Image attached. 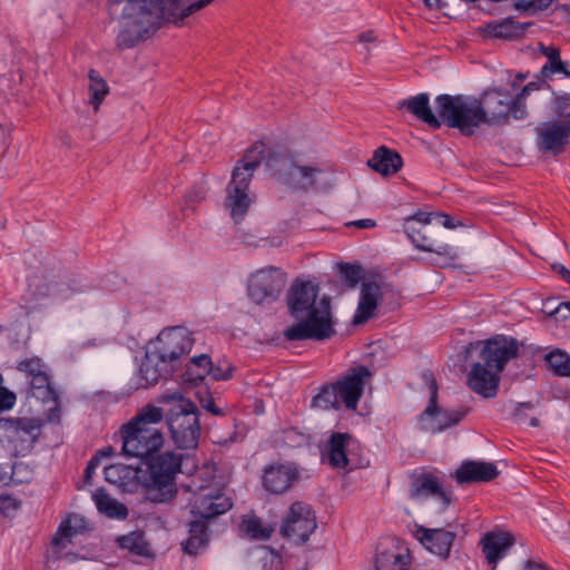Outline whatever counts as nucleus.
Here are the masks:
<instances>
[{
  "label": "nucleus",
  "mask_w": 570,
  "mask_h": 570,
  "mask_svg": "<svg viewBox=\"0 0 570 570\" xmlns=\"http://www.w3.org/2000/svg\"><path fill=\"white\" fill-rule=\"evenodd\" d=\"M215 0H197L185 6L181 0H125L121 10L124 27L116 38L120 50L131 49L140 41L151 38L166 22L180 26L193 13ZM124 0H109L120 4Z\"/></svg>",
  "instance_id": "f257e3e1"
},
{
  "label": "nucleus",
  "mask_w": 570,
  "mask_h": 570,
  "mask_svg": "<svg viewBox=\"0 0 570 570\" xmlns=\"http://www.w3.org/2000/svg\"><path fill=\"white\" fill-rule=\"evenodd\" d=\"M320 287L311 281H294L286 294L288 314L296 321L284 331L289 342L325 341L335 335L331 301L324 296L320 301Z\"/></svg>",
  "instance_id": "f03ea898"
},
{
  "label": "nucleus",
  "mask_w": 570,
  "mask_h": 570,
  "mask_svg": "<svg viewBox=\"0 0 570 570\" xmlns=\"http://www.w3.org/2000/svg\"><path fill=\"white\" fill-rule=\"evenodd\" d=\"M511 97L499 89L485 91L480 99L470 100L465 96L439 95L435 108L444 125L459 129L463 135H472L481 124H499L510 115Z\"/></svg>",
  "instance_id": "7ed1b4c3"
},
{
  "label": "nucleus",
  "mask_w": 570,
  "mask_h": 570,
  "mask_svg": "<svg viewBox=\"0 0 570 570\" xmlns=\"http://www.w3.org/2000/svg\"><path fill=\"white\" fill-rule=\"evenodd\" d=\"M520 346L515 337L503 334L470 343L466 351L479 348L480 353L479 361L472 364L466 376L469 389L484 399L495 397L500 374L511 360L519 357Z\"/></svg>",
  "instance_id": "20e7f679"
},
{
  "label": "nucleus",
  "mask_w": 570,
  "mask_h": 570,
  "mask_svg": "<svg viewBox=\"0 0 570 570\" xmlns=\"http://www.w3.org/2000/svg\"><path fill=\"white\" fill-rule=\"evenodd\" d=\"M163 421L161 407L151 404L144 406L119 430L122 442L121 454L144 462L151 454L160 451L165 443Z\"/></svg>",
  "instance_id": "39448f33"
},
{
  "label": "nucleus",
  "mask_w": 570,
  "mask_h": 570,
  "mask_svg": "<svg viewBox=\"0 0 570 570\" xmlns=\"http://www.w3.org/2000/svg\"><path fill=\"white\" fill-rule=\"evenodd\" d=\"M184 455L175 451H159L144 461L147 465L142 487L145 499L153 503H166L178 493L176 476L181 472Z\"/></svg>",
  "instance_id": "423d86ee"
},
{
  "label": "nucleus",
  "mask_w": 570,
  "mask_h": 570,
  "mask_svg": "<svg viewBox=\"0 0 570 570\" xmlns=\"http://www.w3.org/2000/svg\"><path fill=\"white\" fill-rule=\"evenodd\" d=\"M265 158V144L254 142L237 161L232 179L227 185L226 206L230 209V216L235 223H239L247 214L253 198L249 196V184L254 171Z\"/></svg>",
  "instance_id": "0eeeda50"
},
{
  "label": "nucleus",
  "mask_w": 570,
  "mask_h": 570,
  "mask_svg": "<svg viewBox=\"0 0 570 570\" xmlns=\"http://www.w3.org/2000/svg\"><path fill=\"white\" fill-rule=\"evenodd\" d=\"M199 415L197 405L183 396L164 413L171 440L178 449H197L202 433Z\"/></svg>",
  "instance_id": "6e6552de"
},
{
  "label": "nucleus",
  "mask_w": 570,
  "mask_h": 570,
  "mask_svg": "<svg viewBox=\"0 0 570 570\" xmlns=\"http://www.w3.org/2000/svg\"><path fill=\"white\" fill-rule=\"evenodd\" d=\"M423 380L429 389L430 397L426 407L417 417L420 431L438 434L459 425L470 410L464 406L456 410L442 409L439 404V386L433 373L424 372Z\"/></svg>",
  "instance_id": "1a4fd4ad"
},
{
  "label": "nucleus",
  "mask_w": 570,
  "mask_h": 570,
  "mask_svg": "<svg viewBox=\"0 0 570 570\" xmlns=\"http://www.w3.org/2000/svg\"><path fill=\"white\" fill-rule=\"evenodd\" d=\"M42 424L38 417H0V436L16 454L26 455L38 442Z\"/></svg>",
  "instance_id": "9d476101"
},
{
  "label": "nucleus",
  "mask_w": 570,
  "mask_h": 570,
  "mask_svg": "<svg viewBox=\"0 0 570 570\" xmlns=\"http://www.w3.org/2000/svg\"><path fill=\"white\" fill-rule=\"evenodd\" d=\"M194 342L193 334L187 328L175 326L163 330L151 350L178 370L191 351Z\"/></svg>",
  "instance_id": "9b49d317"
},
{
  "label": "nucleus",
  "mask_w": 570,
  "mask_h": 570,
  "mask_svg": "<svg viewBox=\"0 0 570 570\" xmlns=\"http://www.w3.org/2000/svg\"><path fill=\"white\" fill-rule=\"evenodd\" d=\"M286 285V274L279 267L267 266L250 274L247 295L256 304L275 302Z\"/></svg>",
  "instance_id": "f8f14e48"
},
{
  "label": "nucleus",
  "mask_w": 570,
  "mask_h": 570,
  "mask_svg": "<svg viewBox=\"0 0 570 570\" xmlns=\"http://www.w3.org/2000/svg\"><path fill=\"white\" fill-rule=\"evenodd\" d=\"M316 527V517L311 505L296 501L288 509L281 534L296 543H305Z\"/></svg>",
  "instance_id": "ddd939ff"
},
{
  "label": "nucleus",
  "mask_w": 570,
  "mask_h": 570,
  "mask_svg": "<svg viewBox=\"0 0 570 570\" xmlns=\"http://www.w3.org/2000/svg\"><path fill=\"white\" fill-rule=\"evenodd\" d=\"M373 373L365 365H356L347 368L334 383L341 403L350 411H356L358 402L364 393L366 383Z\"/></svg>",
  "instance_id": "4468645a"
},
{
  "label": "nucleus",
  "mask_w": 570,
  "mask_h": 570,
  "mask_svg": "<svg viewBox=\"0 0 570 570\" xmlns=\"http://www.w3.org/2000/svg\"><path fill=\"white\" fill-rule=\"evenodd\" d=\"M450 529L444 528H424L416 530L417 540L432 553L439 556L442 560L450 557L451 548L459 535H465L466 530L463 523H449Z\"/></svg>",
  "instance_id": "2eb2a0df"
},
{
  "label": "nucleus",
  "mask_w": 570,
  "mask_h": 570,
  "mask_svg": "<svg viewBox=\"0 0 570 570\" xmlns=\"http://www.w3.org/2000/svg\"><path fill=\"white\" fill-rule=\"evenodd\" d=\"M410 563V550L400 538H381L376 547V570H409Z\"/></svg>",
  "instance_id": "dca6fc26"
},
{
  "label": "nucleus",
  "mask_w": 570,
  "mask_h": 570,
  "mask_svg": "<svg viewBox=\"0 0 570 570\" xmlns=\"http://www.w3.org/2000/svg\"><path fill=\"white\" fill-rule=\"evenodd\" d=\"M301 476L293 462H272L266 464L262 473V487L271 494H283L291 490Z\"/></svg>",
  "instance_id": "f3484780"
},
{
  "label": "nucleus",
  "mask_w": 570,
  "mask_h": 570,
  "mask_svg": "<svg viewBox=\"0 0 570 570\" xmlns=\"http://www.w3.org/2000/svg\"><path fill=\"white\" fill-rule=\"evenodd\" d=\"M404 232L414 247L421 252L433 253L444 263L454 261L456 255L452 246L439 243L432 237V232L426 227H416L413 224H403Z\"/></svg>",
  "instance_id": "a211bd4d"
},
{
  "label": "nucleus",
  "mask_w": 570,
  "mask_h": 570,
  "mask_svg": "<svg viewBox=\"0 0 570 570\" xmlns=\"http://www.w3.org/2000/svg\"><path fill=\"white\" fill-rule=\"evenodd\" d=\"M233 507L232 499L220 490L209 489L194 498L190 505V514L213 520Z\"/></svg>",
  "instance_id": "6ab92c4d"
},
{
  "label": "nucleus",
  "mask_w": 570,
  "mask_h": 570,
  "mask_svg": "<svg viewBox=\"0 0 570 570\" xmlns=\"http://www.w3.org/2000/svg\"><path fill=\"white\" fill-rule=\"evenodd\" d=\"M569 137L570 119L546 122L538 131V146L543 151L559 153Z\"/></svg>",
  "instance_id": "aec40b11"
},
{
  "label": "nucleus",
  "mask_w": 570,
  "mask_h": 570,
  "mask_svg": "<svg viewBox=\"0 0 570 570\" xmlns=\"http://www.w3.org/2000/svg\"><path fill=\"white\" fill-rule=\"evenodd\" d=\"M177 370L173 367L166 360L160 358L153 350L146 352L139 366V374L144 384L141 386L148 387L157 384L159 380H168L174 375Z\"/></svg>",
  "instance_id": "412c9836"
},
{
  "label": "nucleus",
  "mask_w": 570,
  "mask_h": 570,
  "mask_svg": "<svg viewBox=\"0 0 570 570\" xmlns=\"http://www.w3.org/2000/svg\"><path fill=\"white\" fill-rule=\"evenodd\" d=\"M500 474L497 465L484 461H463L455 471V480L459 484L490 482Z\"/></svg>",
  "instance_id": "4be33fe9"
},
{
  "label": "nucleus",
  "mask_w": 570,
  "mask_h": 570,
  "mask_svg": "<svg viewBox=\"0 0 570 570\" xmlns=\"http://www.w3.org/2000/svg\"><path fill=\"white\" fill-rule=\"evenodd\" d=\"M410 497L412 499L438 497L443 501L444 505L451 503V492L445 491L440 479L432 473L413 475L410 485Z\"/></svg>",
  "instance_id": "5701e85b"
},
{
  "label": "nucleus",
  "mask_w": 570,
  "mask_h": 570,
  "mask_svg": "<svg viewBox=\"0 0 570 570\" xmlns=\"http://www.w3.org/2000/svg\"><path fill=\"white\" fill-rule=\"evenodd\" d=\"M482 552L490 564L497 563L507 556L509 549L515 543L513 534L503 531H490L481 539Z\"/></svg>",
  "instance_id": "b1692460"
},
{
  "label": "nucleus",
  "mask_w": 570,
  "mask_h": 570,
  "mask_svg": "<svg viewBox=\"0 0 570 570\" xmlns=\"http://www.w3.org/2000/svg\"><path fill=\"white\" fill-rule=\"evenodd\" d=\"M399 109H406L420 121L426 124L432 129H440L443 120L438 114L432 111L430 106V97L428 94H419L416 96L400 100L397 102Z\"/></svg>",
  "instance_id": "393cba45"
},
{
  "label": "nucleus",
  "mask_w": 570,
  "mask_h": 570,
  "mask_svg": "<svg viewBox=\"0 0 570 570\" xmlns=\"http://www.w3.org/2000/svg\"><path fill=\"white\" fill-rule=\"evenodd\" d=\"M352 435L347 432H333L322 451L323 461L334 469H345L348 465L347 446Z\"/></svg>",
  "instance_id": "a878e982"
},
{
  "label": "nucleus",
  "mask_w": 570,
  "mask_h": 570,
  "mask_svg": "<svg viewBox=\"0 0 570 570\" xmlns=\"http://www.w3.org/2000/svg\"><path fill=\"white\" fill-rule=\"evenodd\" d=\"M381 287L375 282H365L362 285L360 302L353 318L354 324H364L373 317L381 299Z\"/></svg>",
  "instance_id": "bb28decb"
},
{
  "label": "nucleus",
  "mask_w": 570,
  "mask_h": 570,
  "mask_svg": "<svg viewBox=\"0 0 570 570\" xmlns=\"http://www.w3.org/2000/svg\"><path fill=\"white\" fill-rule=\"evenodd\" d=\"M367 166L383 176H392L401 170L403 159L396 150L380 146L367 160Z\"/></svg>",
  "instance_id": "cd10ccee"
},
{
  "label": "nucleus",
  "mask_w": 570,
  "mask_h": 570,
  "mask_svg": "<svg viewBox=\"0 0 570 570\" xmlns=\"http://www.w3.org/2000/svg\"><path fill=\"white\" fill-rule=\"evenodd\" d=\"M193 520L189 522V537L183 541L181 547L185 553L193 556L199 549L207 546L209 541V519H204L198 515H191Z\"/></svg>",
  "instance_id": "c85d7f7f"
},
{
  "label": "nucleus",
  "mask_w": 570,
  "mask_h": 570,
  "mask_svg": "<svg viewBox=\"0 0 570 570\" xmlns=\"http://www.w3.org/2000/svg\"><path fill=\"white\" fill-rule=\"evenodd\" d=\"M531 23H520L511 18L501 21H491L484 28V33L489 38L512 40L523 37L527 28Z\"/></svg>",
  "instance_id": "c756f323"
},
{
  "label": "nucleus",
  "mask_w": 570,
  "mask_h": 570,
  "mask_svg": "<svg viewBox=\"0 0 570 570\" xmlns=\"http://www.w3.org/2000/svg\"><path fill=\"white\" fill-rule=\"evenodd\" d=\"M266 167L272 171V175L275 176L278 180L284 184L288 183L287 178V169H292L294 163L285 150L275 149V148H265V158H264Z\"/></svg>",
  "instance_id": "7c9ffc66"
},
{
  "label": "nucleus",
  "mask_w": 570,
  "mask_h": 570,
  "mask_svg": "<svg viewBox=\"0 0 570 570\" xmlns=\"http://www.w3.org/2000/svg\"><path fill=\"white\" fill-rule=\"evenodd\" d=\"M116 544L121 550H127L132 556L151 557L150 544L145 540V533L140 530L131 531L116 538Z\"/></svg>",
  "instance_id": "2f4dec72"
},
{
  "label": "nucleus",
  "mask_w": 570,
  "mask_h": 570,
  "mask_svg": "<svg viewBox=\"0 0 570 570\" xmlns=\"http://www.w3.org/2000/svg\"><path fill=\"white\" fill-rule=\"evenodd\" d=\"M540 52L548 59L541 68V78L551 79L556 73H563L566 77L570 78V71L567 69V62L561 60L560 49L558 47L540 43Z\"/></svg>",
  "instance_id": "473e14b6"
},
{
  "label": "nucleus",
  "mask_w": 570,
  "mask_h": 570,
  "mask_svg": "<svg viewBox=\"0 0 570 570\" xmlns=\"http://www.w3.org/2000/svg\"><path fill=\"white\" fill-rule=\"evenodd\" d=\"M92 498L98 511L106 517L117 520H125L128 517V508L111 498L104 489L97 490Z\"/></svg>",
  "instance_id": "72a5a7b5"
},
{
  "label": "nucleus",
  "mask_w": 570,
  "mask_h": 570,
  "mask_svg": "<svg viewBox=\"0 0 570 570\" xmlns=\"http://www.w3.org/2000/svg\"><path fill=\"white\" fill-rule=\"evenodd\" d=\"M212 358L208 354H200L191 357L185 365L181 374L184 382L197 385L210 372Z\"/></svg>",
  "instance_id": "f704fd0d"
},
{
  "label": "nucleus",
  "mask_w": 570,
  "mask_h": 570,
  "mask_svg": "<svg viewBox=\"0 0 570 570\" xmlns=\"http://www.w3.org/2000/svg\"><path fill=\"white\" fill-rule=\"evenodd\" d=\"M28 396L41 402H56L58 400V394L51 384L48 371L28 381Z\"/></svg>",
  "instance_id": "c9c22d12"
},
{
  "label": "nucleus",
  "mask_w": 570,
  "mask_h": 570,
  "mask_svg": "<svg viewBox=\"0 0 570 570\" xmlns=\"http://www.w3.org/2000/svg\"><path fill=\"white\" fill-rule=\"evenodd\" d=\"M311 406L321 410H340L342 406L335 383L322 385L318 393L313 396Z\"/></svg>",
  "instance_id": "e433bc0d"
},
{
  "label": "nucleus",
  "mask_w": 570,
  "mask_h": 570,
  "mask_svg": "<svg viewBox=\"0 0 570 570\" xmlns=\"http://www.w3.org/2000/svg\"><path fill=\"white\" fill-rule=\"evenodd\" d=\"M88 78L90 80L89 91L90 104L95 109H98L101 105L102 100L109 92V87L106 80L99 75V72L95 69H90L88 72Z\"/></svg>",
  "instance_id": "4c0bfd02"
},
{
  "label": "nucleus",
  "mask_w": 570,
  "mask_h": 570,
  "mask_svg": "<svg viewBox=\"0 0 570 570\" xmlns=\"http://www.w3.org/2000/svg\"><path fill=\"white\" fill-rule=\"evenodd\" d=\"M548 367L558 376H570V355L560 348L548 353L544 357Z\"/></svg>",
  "instance_id": "58836bf2"
},
{
  "label": "nucleus",
  "mask_w": 570,
  "mask_h": 570,
  "mask_svg": "<svg viewBox=\"0 0 570 570\" xmlns=\"http://www.w3.org/2000/svg\"><path fill=\"white\" fill-rule=\"evenodd\" d=\"M240 530L250 539L267 540L271 537V530L263 527L262 520L257 517L243 519Z\"/></svg>",
  "instance_id": "ea45409f"
},
{
  "label": "nucleus",
  "mask_w": 570,
  "mask_h": 570,
  "mask_svg": "<svg viewBox=\"0 0 570 570\" xmlns=\"http://www.w3.org/2000/svg\"><path fill=\"white\" fill-rule=\"evenodd\" d=\"M17 370L23 373L28 381L48 371L46 364L38 356L28 357L18 362Z\"/></svg>",
  "instance_id": "a19ab883"
},
{
  "label": "nucleus",
  "mask_w": 570,
  "mask_h": 570,
  "mask_svg": "<svg viewBox=\"0 0 570 570\" xmlns=\"http://www.w3.org/2000/svg\"><path fill=\"white\" fill-rule=\"evenodd\" d=\"M29 287L36 296L47 297L51 295L55 282L53 279H48L45 274H35L29 279Z\"/></svg>",
  "instance_id": "79ce46f5"
},
{
  "label": "nucleus",
  "mask_w": 570,
  "mask_h": 570,
  "mask_svg": "<svg viewBox=\"0 0 570 570\" xmlns=\"http://www.w3.org/2000/svg\"><path fill=\"white\" fill-rule=\"evenodd\" d=\"M283 442L293 449L303 448L309 444L311 435L299 431L297 428H288L283 431Z\"/></svg>",
  "instance_id": "37998d69"
},
{
  "label": "nucleus",
  "mask_w": 570,
  "mask_h": 570,
  "mask_svg": "<svg viewBox=\"0 0 570 570\" xmlns=\"http://www.w3.org/2000/svg\"><path fill=\"white\" fill-rule=\"evenodd\" d=\"M338 272L348 287L354 288L363 278V268L356 264L340 263Z\"/></svg>",
  "instance_id": "c03bdc74"
},
{
  "label": "nucleus",
  "mask_w": 570,
  "mask_h": 570,
  "mask_svg": "<svg viewBox=\"0 0 570 570\" xmlns=\"http://www.w3.org/2000/svg\"><path fill=\"white\" fill-rule=\"evenodd\" d=\"M75 528L70 523V519L62 521L52 538L51 544L53 547L65 546L63 541L66 540L68 543L71 542L73 534H76Z\"/></svg>",
  "instance_id": "a18cd8bd"
},
{
  "label": "nucleus",
  "mask_w": 570,
  "mask_h": 570,
  "mask_svg": "<svg viewBox=\"0 0 570 570\" xmlns=\"http://www.w3.org/2000/svg\"><path fill=\"white\" fill-rule=\"evenodd\" d=\"M553 106L561 120L570 119V94H553Z\"/></svg>",
  "instance_id": "49530a36"
},
{
  "label": "nucleus",
  "mask_w": 570,
  "mask_h": 570,
  "mask_svg": "<svg viewBox=\"0 0 570 570\" xmlns=\"http://www.w3.org/2000/svg\"><path fill=\"white\" fill-rule=\"evenodd\" d=\"M292 168L297 169L302 178L305 179V183L302 185V188L305 190L313 188L315 186V176L316 174L322 173V169L313 166H299L294 164Z\"/></svg>",
  "instance_id": "de8ad7c7"
},
{
  "label": "nucleus",
  "mask_w": 570,
  "mask_h": 570,
  "mask_svg": "<svg viewBox=\"0 0 570 570\" xmlns=\"http://www.w3.org/2000/svg\"><path fill=\"white\" fill-rule=\"evenodd\" d=\"M234 370L235 367L228 362L218 363L217 365L212 363L208 375H210L215 381H227L233 376Z\"/></svg>",
  "instance_id": "09e8293b"
},
{
  "label": "nucleus",
  "mask_w": 570,
  "mask_h": 570,
  "mask_svg": "<svg viewBox=\"0 0 570 570\" xmlns=\"http://www.w3.org/2000/svg\"><path fill=\"white\" fill-rule=\"evenodd\" d=\"M202 407L214 416H225L228 413L227 407H220L216 404L212 395L200 399Z\"/></svg>",
  "instance_id": "8fccbe9b"
},
{
  "label": "nucleus",
  "mask_w": 570,
  "mask_h": 570,
  "mask_svg": "<svg viewBox=\"0 0 570 570\" xmlns=\"http://www.w3.org/2000/svg\"><path fill=\"white\" fill-rule=\"evenodd\" d=\"M432 215L433 213L419 210L415 214L404 218V224H413L416 227L426 228L431 223Z\"/></svg>",
  "instance_id": "3c124183"
},
{
  "label": "nucleus",
  "mask_w": 570,
  "mask_h": 570,
  "mask_svg": "<svg viewBox=\"0 0 570 570\" xmlns=\"http://www.w3.org/2000/svg\"><path fill=\"white\" fill-rule=\"evenodd\" d=\"M524 98H520V96H515L514 98H511L510 106V114L513 116L514 119H523L527 115L525 110V104Z\"/></svg>",
  "instance_id": "603ef678"
},
{
  "label": "nucleus",
  "mask_w": 570,
  "mask_h": 570,
  "mask_svg": "<svg viewBox=\"0 0 570 570\" xmlns=\"http://www.w3.org/2000/svg\"><path fill=\"white\" fill-rule=\"evenodd\" d=\"M16 401V394L7 387H3L0 392V414L4 411L11 410L14 406Z\"/></svg>",
  "instance_id": "864d4df0"
},
{
  "label": "nucleus",
  "mask_w": 570,
  "mask_h": 570,
  "mask_svg": "<svg viewBox=\"0 0 570 570\" xmlns=\"http://www.w3.org/2000/svg\"><path fill=\"white\" fill-rule=\"evenodd\" d=\"M552 0H517V6L523 9L544 10Z\"/></svg>",
  "instance_id": "5fc2aeb1"
},
{
  "label": "nucleus",
  "mask_w": 570,
  "mask_h": 570,
  "mask_svg": "<svg viewBox=\"0 0 570 570\" xmlns=\"http://www.w3.org/2000/svg\"><path fill=\"white\" fill-rule=\"evenodd\" d=\"M549 315L561 321L570 318V302H561Z\"/></svg>",
  "instance_id": "6e6d98bb"
},
{
  "label": "nucleus",
  "mask_w": 570,
  "mask_h": 570,
  "mask_svg": "<svg viewBox=\"0 0 570 570\" xmlns=\"http://www.w3.org/2000/svg\"><path fill=\"white\" fill-rule=\"evenodd\" d=\"M100 464V459H99V455L98 453L95 454L88 462L86 469H85V472H83V479L86 482H90V479L92 478L96 469L98 468V465Z\"/></svg>",
  "instance_id": "4d7b16f0"
},
{
  "label": "nucleus",
  "mask_w": 570,
  "mask_h": 570,
  "mask_svg": "<svg viewBox=\"0 0 570 570\" xmlns=\"http://www.w3.org/2000/svg\"><path fill=\"white\" fill-rule=\"evenodd\" d=\"M205 190L203 188H193L186 193V203H198L205 198Z\"/></svg>",
  "instance_id": "13d9d810"
},
{
  "label": "nucleus",
  "mask_w": 570,
  "mask_h": 570,
  "mask_svg": "<svg viewBox=\"0 0 570 570\" xmlns=\"http://www.w3.org/2000/svg\"><path fill=\"white\" fill-rule=\"evenodd\" d=\"M544 80L546 79L542 78L541 81H531L527 83L517 95L520 96V98L525 99L532 91L539 90L541 85L546 83Z\"/></svg>",
  "instance_id": "bf43d9fd"
},
{
  "label": "nucleus",
  "mask_w": 570,
  "mask_h": 570,
  "mask_svg": "<svg viewBox=\"0 0 570 570\" xmlns=\"http://www.w3.org/2000/svg\"><path fill=\"white\" fill-rule=\"evenodd\" d=\"M551 268L563 282L570 285V271L564 265L554 263Z\"/></svg>",
  "instance_id": "052dcab7"
},
{
  "label": "nucleus",
  "mask_w": 570,
  "mask_h": 570,
  "mask_svg": "<svg viewBox=\"0 0 570 570\" xmlns=\"http://www.w3.org/2000/svg\"><path fill=\"white\" fill-rule=\"evenodd\" d=\"M346 226H354L356 228L370 229V228H374L376 226V222L371 218H365V219H358V220L347 223Z\"/></svg>",
  "instance_id": "680f3d73"
},
{
  "label": "nucleus",
  "mask_w": 570,
  "mask_h": 570,
  "mask_svg": "<svg viewBox=\"0 0 570 570\" xmlns=\"http://www.w3.org/2000/svg\"><path fill=\"white\" fill-rule=\"evenodd\" d=\"M439 218L442 219L441 224L449 229H454L462 224L460 222H454L453 217L448 214H436Z\"/></svg>",
  "instance_id": "e2e57ef3"
},
{
  "label": "nucleus",
  "mask_w": 570,
  "mask_h": 570,
  "mask_svg": "<svg viewBox=\"0 0 570 570\" xmlns=\"http://www.w3.org/2000/svg\"><path fill=\"white\" fill-rule=\"evenodd\" d=\"M12 474L8 471V466L0 465V485H8Z\"/></svg>",
  "instance_id": "0e129e2a"
},
{
  "label": "nucleus",
  "mask_w": 570,
  "mask_h": 570,
  "mask_svg": "<svg viewBox=\"0 0 570 570\" xmlns=\"http://www.w3.org/2000/svg\"><path fill=\"white\" fill-rule=\"evenodd\" d=\"M424 6L430 10H440L444 7L442 0H422Z\"/></svg>",
  "instance_id": "69168bd1"
},
{
  "label": "nucleus",
  "mask_w": 570,
  "mask_h": 570,
  "mask_svg": "<svg viewBox=\"0 0 570 570\" xmlns=\"http://www.w3.org/2000/svg\"><path fill=\"white\" fill-rule=\"evenodd\" d=\"M527 570H549L544 563L529 560L525 564Z\"/></svg>",
  "instance_id": "338daca9"
},
{
  "label": "nucleus",
  "mask_w": 570,
  "mask_h": 570,
  "mask_svg": "<svg viewBox=\"0 0 570 570\" xmlns=\"http://www.w3.org/2000/svg\"><path fill=\"white\" fill-rule=\"evenodd\" d=\"M100 453H101L102 455L110 456V455L114 453V450H112V448H110V446H109V448H107V449H105V450L100 451Z\"/></svg>",
  "instance_id": "774afa93"
}]
</instances>
